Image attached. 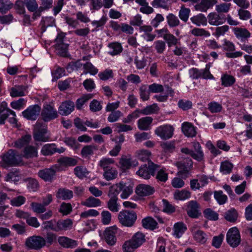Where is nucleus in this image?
Returning <instances> with one entry per match:
<instances>
[{
	"label": "nucleus",
	"instance_id": "39",
	"mask_svg": "<svg viewBox=\"0 0 252 252\" xmlns=\"http://www.w3.org/2000/svg\"><path fill=\"white\" fill-rule=\"evenodd\" d=\"M193 238L194 240L197 242L201 244H205L207 240V236L206 234L202 230H197L193 231L192 230Z\"/></svg>",
	"mask_w": 252,
	"mask_h": 252
},
{
	"label": "nucleus",
	"instance_id": "37",
	"mask_svg": "<svg viewBox=\"0 0 252 252\" xmlns=\"http://www.w3.org/2000/svg\"><path fill=\"white\" fill-rule=\"evenodd\" d=\"M37 157V150L35 147L32 146H27L25 148L22 158L24 157L28 159Z\"/></svg>",
	"mask_w": 252,
	"mask_h": 252
},
{
	"label": "nucleus",
	"instance_id": "36",
	"mask_svg": "<svg viewBox=\"0 0 252 252\" xmlns=\"http://www.w3.org/2000/svg\"><path fill=\"white\" fill-rule=\"evenodd\" d=\"M191 22L197 26H206L207 24V19L203 14H198L190 18Z\"/></svg>",
	"mask_w": 252,
	"mask_h": 252
},
{
	"label": "nucleus",
	"instance_id": "7",
	"mask_svg": "<svg viewBox=\"0 0 252 252\" xmlns=\"http://www.w3.org/2000/svg\"><path fill=\"white\" fill-rule=\"evenodd\" d=\"M65 35L63 33H59L55 39V49L58 54L62 57H66L68 45L64 43Z\"/></svg>",
	"mask_w": 252,
	"mask_h": 252
},
{
	"label": "nucleus",
	"instance_id": "41",
	"mask_svg": "<svg viewBox=\"0 0 252 252\" xmlns=\"http://www.w3.org/2000/svg\"><path fill=\"white\" fill-rule=\"evenodd\" d=\"M150 92L149 89V86L147 85H141L139 88V94L140 99L143 101L149 100Z\"/></svg>",
	"mask_w": 252,
	"mask_h": 252
},
{
	"label": "nucleus",
	"instance_id": "4",
	"mask_svg": "<svg viewBox=\"0 0 252 252\" xmlns=\"http://www.w3.org/2000/svg\"><path fill=\"white\" fill-rule=\"evenodd\" d=\"M158 168L159 165L155 164L152 161H149L148 162V165H141L136 172V174L144 179H149L151 176L155 175L156 171Z\"/></svg>",
	"mask_w": 252,
	"mask_h": 252
},
{
	"label": "nucleus",
	"instance_id": "19",
	"mask_svg": "<svg viewBox=\"0 0 252 252\" xmlns=\"http://www.w3.org/2000/svg\"><path fill=\"white\" fill-rule=\"evenodd\" d=\"M119 164L123 170H126L129 169L131 166H137L138 163L136 160L133 159L130 157L123 156L120 159Z\"/></svg>",
	"mask_w": 252,
	"mask_h": 252
},
{
	"label": "nucleus",
	"instance_id": "31",
	"mask_svg": "<svg viewBox=\"0 0 252 252\" xmlns=\"http://www.w3.org/2000/svg\"><path fill=\"white\" fill-rule=\"evenodd\" d=\"M101 200L93 196H90L84 201L81 202V204L87 207H96L101 205Z\"/></svg>",
	"mask_w": 252,
	"mask_h": 252
},
{
	"label": "nucleus",
	"instance_id": "24",
	"mask_svg": "<svg viewBox=\"0 0 252 252\" xmlns=\"http://www.w3.org/2000/svg\"><path fill=\"white\" fill-rule=\"evenodd\" d=\"M60 245L66 248L72 249L77 246V242L65 236H60L58 239Z\"/></svg>",
	"mask_w": 252,
	"mask_h": 252
},
{
	"label": "nucleus",
	"instance_id": "6",
	"mask_svg": "<svg viewBox=\"0 0 252 252\" xmlns=\"http://www.w3.org/2000/svg\"><path fill=\"white\" fill-rule=\"evenodd\" d=\"M25 244L30 249L38 250L46 246V240L40 236H32L26 239Z\"/></svg>",
	"mask_w": 252,
	"mask_h": 252
},
{
	"label": "nucleus",
	"instance_id": "51",
	"mask_svg": "<svg viewBox=\"0 0 252 252\" xmlns=\"http://www.w3.org/2000/svg\"><path fill=\"white\" fill-rule=\"evenodd\" d=\"M118 171L115 167H112L104 171L103 177L107 181L116 179Z\"/></svg>",
	"mask_w": 252,
	"mask_h": 252
},
{
	"label": "nucleus",
	"instance_id": "18",
	"mask_svg": "<svg viewBox=\"0 0 252 252\" xmlns=\"http://www.w3.org/2000/svg\"><path fill=\"white\" fill-rule=\"evenodd\" d=\"M74 109V102L70 100L63 102L59 108V113L62 116H67Z\"/></svg>",
	"mask_w": 252,
	"mask_h": 252
},
{
	"label": "nucleus",
	"instance_id": "28",
	"mask_svg": "<svg viewBox=\"0 0 252 252\" xmlns=\"http://www.w3.org/2000/svg\"><path fill=\"white\" fill-rule=\"evenodd\" d=\"M153 120L151 117L148 116L139 119L137 121L138 127L143 130L149 129Z\"/></svg>",
	"mask_w": 252,
	"mask_h": 252
},
{
	"label": "nucleus",
	"instance_id": "16",
	"mask_svg": "<svg viewBox=\"0 0 252 252\" xmlns=\"http://www.w3.org/2000/svg\"><path fill=\"white\" fill-rule=\"evenodd\" d=\"M187 213L191 218H197L201 214L199 211V204L194 200L188 202Z\"/></svg>",
	"mask_w": 252,
	"mask_h": 252
},
{
	"label": "nucleus",
	"instance_id": "53",
	"mask_svg": "<svg viewBox=\"0 0 252 252\" xmlns=\"http://www.w3.org/2000/svg\"><path fill=\"white\" fill-rule=\"evenodd\" d=\"M159 108L156 103L148 105L141 110V114L144 115H148L158 112Z\"/></svg>",
	"mask_w": 252,
	"mask_h": 252
},
{
	"label": "nucleus",
	"instance_id": "20",
	"mask_svg": "<svg viewBox=\"0 0 252 252\" xmlns=\"http://www.w3.org/2000/svg\"><path fill=\"white\" fill-rule=\"evenodd\" d=\"M217 2V0H201L200 2H198L194 6V8L197 11L206 12Z\"/></svg>",
	"mask_w": 252,
	"mask_h": 252
},
{
	"label": "nucleus",
	"instance_id": "43",
	"mask_svg": "<svg viewBox=\"0 0 252 252\" xmlns=\"http://www.w3.org/2000/svg\"><path fill=\"white\" fill-rule=\"evenodd\" d=\"M104 236L105 240L107 244L110 246H113L115 244L117 239L115 236V233L112 229H107L105 232Z\"/></svg>",
	"mask_w": 252,
	"mask_h": 252
},
{
	"label": "nucleus",
	"instance_id": "26",
	"mask_svg": "<svg viewBox=\"0 0 252 252\" xmlns=\"http://www.w3.org/2000/svg\"><path fill=\"white\" fill-rule=\"evenodd\" d=\"M187 230L186 225L183 222H178L174 224L173 226V235L176 238L181 237Z\"/></svg>",
	"mask_w": 252,
	"mask_h": 252
},
{
	"label": "nucleus",
	"instance_id": "49",
	"mask_svg": "<svg viewBox=\"0 0 252 252\" xmlns=\"http://www.w3.org/2000/svg\"><path fill=\"white\" fill-rule=\"evenodd\" d=\"M142 225L146 228L153 230L157 227L158 223L151 217H147L142 220Z\"/></svg>",
	"mask_w": 252,
	"mask_h": 252
},
{
	"label": "nucleus",
	"instance_id": "23",
	"mask_svg": "<svg viewBox=\"0 0 252 252\" xmlns=\"http://www.w3.org/2000/svg\"><path fill=\"white\" fill-rule=\"evenodd\" d=\"M56 196L58 199L63 200L71 199L73 196V191L66 188H61L58 189Z\"/></svg>",
	"mask_w": 252,
	"mask_h": 252
},
{
	"label": "nucleus",
	"instance_id": "34",
	"mask_svg": "<svg viewBox=\"0 0 252 252\" xmlns=\"http://www.w3.org/2000/svg\"><path fill=\"white\" fill-rule=\"evenodd\" d=\"M43 228L46 230H51L55 232H59L58 220L53 219L43 222Z\"/></svg>",
	"mask_w": 252,
	"mask_h": 252
},
{
	"label": "nucleus",
	"instance_id": "11",
	"mask_svg": "<svg viewBox=\"0 0 252 252\" xmlns=\"http://www.w3.org/2000/svg\"><path fill=\"white\" fill-rule=\"evenodd\" d=\"M58 166L54 165L49 168L40 170L38 176L45 182H51L55 178Z\"/></svg>",
	"mask_w": 252,
	"mask_h": 252
},
{
	"label": "nucleus",
	"instance_id": "55",
	"mask_svg": "<svg viewBox=\"0 0 252 252\" xmlns=\"http://www.w3.org/2000/svg\"><path fill=\"white\" fill-rule=\"evenodd\" d=\"M74 172L75 175L81 179L86 177L89 173L87 169L83 166H76L74 169Z\"/></svg>",
	"mask_w": 252,
	"mask_h": 252
},
{
	"label": "nucleus",
	"instance_id": "30",
	"mask_svg": "<svg viewBox=\"0 0 252 252\" xmlns=\"http://www.w3.org/2000/svg\"><path fill=\"white\" fill-rule=\"evenodd\" d=\"M110 199L106 202L107 208L112 212L117 213L120 210V205L118 202V197H109Z\"/></svg>",
	"mask_w": 252,
	"mask_h": 252
},
{
	"label": "nucleus",
	"instance_id": "14",
	"mask_svg": "<svg viewBox=\"0 0 252 252\" xmlns=\"http://www.w3.org/2000/svg\"><path fill=\"white\" fill-rule=\"evenodd\" d=\"M223 46V49L228 51L225 53L226 57L229 58H236L240 57L243 55V52L241 51L233 52L235 50L234 44L228 40H225Z\"/></svg>",
	"mask_w": 252,
	"mask_h": 252
},
{
	"label": "nucleus",
	"instance_id": "60",
	"mask_svg": "<svg viewBox=\"0 0 252 252\" xmlns=\"http://www.w3.org/2000/svg\"><path fill=\"white\" fill-rule=\"evenodd\" d=\"M13 5L9 0H0V12L6 13L12 8Z\"/></svg>",
	"mask_w": 252,
	"mask_h": 252
},
{
	"label": "nucleus",
	"instance_id": "3",
	"mask_svg": "<svg viewBox=\"0 0 252 252\" xmlns=\"http://www.w3.org/2000/svg\"><path fill=\"white\" fill-rule=\"evenodd\" d=\"M176 165L179 169L177 175L182 179H186L189 177L193 167V162L190 158H186L177 162Z\"/></svg>",
	"mask_w": 252,
	"mask_h": 252
},
{
	"label": "nucleus",
	"instance_id": "45",
	"mask_svg": "<svg viewBox=\"0 0 252 252\" xmlns=\"http://www.w3.org/2000/svg\"><path fill=\"white\" fill-rule=\"evenodd\" d=\"M194 148L195 152H192L190 154L191 156L194 159L198 161H202L203 159L204 154L201 150V147L199 143H196L194 144Z\"/></svg>",
	"mask_w": 252,
	"mask_h": 252
},
{
	"label": "nucleus",
	"instance_id": "62",
	"mask_svg": "<svg viewBox=\"0 0 252 252\" xmlns=\"http://www.w3.org/2000/svg\"><path fill=\"white\" fill-rule=\"evenodd\" d=\"M98 76L103 81H106L114 77V73L112 69H106L103 71L100 72Z\"/></svg>",
	"mask_w": 252,
	"mask_h": 252
},
{
	"label": "nucleus",
	"instance_id": "58",
	"mask_svg": "<svg viewBox=\"0 0 252 252\" xmlns=\"http://www.w3.org/2000/svg\"><path fill=\"white\" fill-rule=\"evenodd\" d=\"M174 196L176 200H184L190 197V192L189 191L182 189L174 193Z\"/></svg>",
	"mask_w": 252,
	"mask_h": 252
},
{
	"label": "nucleus",
	"instance_id": "47",
	"mask_svg": "<svg viewBox=\"0 0 252 252\" xmlns=\"http://www.w3.org/2000/svg\"><path fill=\"white\" fill-rule=\"evenodd\" d=\"M58 221L59 232L66 231L72 227L73 222L70 219L59 220Z\"/></svg>",
	"mask_w": 252,
	"mask_h": 252
},
{
	"label": "nucleus",
	"instance_id": "13",
	"mask_svg": "<svg viewBox=\"0 0 252 252\" xmlns=\"http://www.w3.org/2000/svg\"><path fill=\"white\" fill-rule=\"evenodd\" d=\"M173 132L174 128L169 125L159 126L155 130V133L163 140L171 138L173 135Z\"/></svg>",
	"mask_w": 252,
	"mask_h": 252
},
{
	"label": "nucleus",
	"instance_id": "25",
	"mask_svg": "<svg viewBox=\"0 0 252 252\" xmlns=\"http://www.w3.org/2000/svg\"><path fill=\"white\" fill-rule=\"evenodd\" d=\"M98 150V146L94 145H88L84 146L81 151V155L83 158H89L94 154L95 151Z\"/></svg>",
	"mask_w": 252,
	"mask_h": 252
},
{
	"label": "nucleus",
	"instance_id": "48",
	"mask_svg": "<svg viewBox=\"0 0 252 252\" xmlns=\"http://www.w3.org/2000/svg\"><path fill=\"white\" fill-rule=\"evenodd\" d=\"M55 24V20L53 17H43L40 22L41 32H44L48 27H52Z\"/></svg>",
	"mask_w": 252,
	"mask_h": 252
},
{
	"label": "nucleus",
	"instance_id": "35",
	"mask_svg": "<svg viewBox=\"0 0 252 252\" xmlns=\"http://www.w3.org/2000/svg\"><path fill=\"white\" fill-rule=\"evenodd\" d=\"M115 160L113 158H103L98 162V166L103 171L111 168L114 165Z\"/></svg>",
	"mask_w": 252,
	"mask_h": 252
},
{
	"label": "nucleus",
	"instance_id": "40",
	"mask_svg": "<svg viewBox=\"0 0 252 252\" xmlns=\"http://www.w3.org/2000/svg\"><path fill=\"white\" fill-rule=\"evenodd\" d=\"M123 182L112 186L109 189L108 195L111 197H118V195L123 189Z\"/></svg>",
	"mask_w": 252,
	"mask_h": 252
},
{
	"label": "nucleus",
	"instance_id": "32",
	"mask_svg": "<svg viewBox=\"0 0 252 252\" xmlns=\"http://www.w3.org/2000/svg\"><path fill=\"white\" fill-rule=\"evenodd\" d=\"M135 2L141 6L139 9L141 13L149 15L154 12L153 8L149 5L146 0H135Z\"/></svg>",
	"mask_w": 252,
	"mask_h": 252
},
{
	"label": "nucleus",
	"instance_id": "50",
	"mask_svg": "<svg viewBox=\"0 0 252 252\" xmlns=\"http://www.w3.org/2000/svg\"><path fill=\"white\" fill-rule=\"evenodd\" d=\"M130 240L137 248L145 241V235L143 233L138 232L132 236Z\"/></svg>",
	"mask_w": 252,
	"mask_h": 252
},
{
	"label": "nucleus",
	"instance_id": "33",
	"mask_svg": "<svg viewBox=\"0 0 252 252\" xmlns=\"http://www.w3.org/2000/svg\"><path fill=\"white\" fill-rule=\"evenodd\" d=\"M57 162L60 165L65 167L73 166L77 163L76 159L67 157H64L59 158Z\"/></svg>",
	"mask_w": 252,
	"mask_h": 252
},
{
	"label": "nucleus",
	"instance_id": "27",
	"mask_svg": "<svg viewBox=\"0 0 252 252\" xmlns=\"http://www.w3.org/2000/svg\"><path fill=\"white\" fill-rule=\"evenodd\" d=\"M26 89L23 85H16L10 89V94L13 97L24 96Z\"/></svg>",
	"mask_w": 252,
	"mask_h": 252
},
{
	"label": "nucleus",
	"instance_id": "38",
	"mask_svg": "<svg viewBox=\"0 0 252 252\" xmlns=\"http://www.w3.org/2000/svg\"><path fill=\"white\" fill-rule=\"evenodd\" d=\"M220 80L221 86L225 87H231L236 82L235 78L233 76L228 74L222 75Z\"/></svg>",
	"mask_w": 252,
	"mask_h": 252
},
{
	"label": "nucleus",
	"instance_id": "15",
	"mask_svg": "<svg viewBox=\"0 0 252 252\" xmlns=\"http://www.w3.org/2000/svg\"><path fill=\"white\" fill-rule=\"evenodd\" d=\"M208 20L211 25L219 26L224 23L226 21V17L223 14L218 12H211L208 15Z\"/></svg>",
	"mask_w": 252,
	"mask_h": 252
},
{
	"label": "nucleus",
	"instance_id": "57",
	"mask_svg": "<svg viewBox=\"0 0 252 252\" xmlns=\"http://www.w3.org/2000/svg\"><path fill=\"white\" fill-rule=\"evenodd\" d=\"M94 95L91 94H88L83 95L81 97L78 98L76 102V107L77 109H81L83 105L89 100L92 98Z\"/></svg>",
	"mask_w": 252,
	"mask_h": 252
},
{
	"label": "nucleus",
	"instance_id": "42",
	"mask_svg": "<svg viewBox=\"0 0 252 252\" xmlns=\"http://www.w3.org/2000/svg\"><path fill=\"white\" fill-rule=\"evenodd\" d=\"M20 180V173L17 169H15L9 172L5 177L4 181L9 182H17Z\"/></svg>",
	"mask_w": 252,
	"mask_h": 252
},
{
	"label": "nucleus",
	"instance_id": "64",
	"mask_svg": "<svg viewBox=\"0 0 252 252\" xmlns=\"http://www.w3.org/2000/svg\"><path fill=\"white\" fill-rule=\"evenodd\" d=\"M32 211L37 214H42L46 211V207L42 203L32 202L30 205Z\"/></svg>",
	"mask_w": 252,
	"mask_h": 252
},
{
	"label": "nucleus",
	"instance_id": "52",
	"mask_svg": "<svg viewBox=\"0 0 252 252\" xmlns=\"http://www.w3.org/2000/svg\"><path fill=\"white\" fill-rule=\"evenodd\" d=\"M233 168V165L228 160L221 162L220 166V171L223 174H230Z\"/></svg>",
	"mask_w": 252,
	"mask_h": 252
},
{
	"label": "nucleus",
	"instance_id": "46",
	"mask_svg": "<svg viewBox=\"0 0 252 252\" xmlns=\"http://www.w3.org/2000/svg\"><path fill=\"white\" fill-rule=\"evenodd\" d=\"M167 23L170 28H174L180 25V21L177 16L173 13H169L166 16Z\"/></svg>",
	"mask_w": 252,
	"mask_h": 252
},
{
	"label": "nucleus",
	"instance_id": "1",
	"mask_svg": "<svg viewBox=\"0 0 252 252\" xmlns=\"http://www.w3.org/2000/svg\"><path fill=\"white\" fill-rule=\"evenodd\" d=\"M1 166L4 168L23 164L22 156L14 150H9L2 158Z\"/></svg>",
	"mask_w": 252,
	"mask_h": 252
},
{
	"label": "nucleus",
	"instance_id": "10",
	"mask_svg": "<svg viewBox=\"0 0 252 252\" xmlns=\"http://www.w3.org/2000/svg\"><path fill=\"white\" fill-rule=\"evenodd\" d=\"M41 112V107L37 104L29 106L22 112V116L29 120L35 121L38 118Z\"/></svg>",
	"mask_w": 252,
	"mask_h": 252
},
{
	"label": "nucleus",
	"instance_id": "44",
	"mask_svg": "<svg viewBox=\"0 0 252 252\" xmlns=\"http://www.w3.org/2000/svg\"><path fill=\"white\" fill-rule=\"evenodd\" d=\"M108 47L110 51L108 53L110 55L115 56L120 54L123 50V47L121 44L118 42H113L109 44Z\"/></svg>",
	"mask_w": 252,
	"mask_h": 252
},
{
	"label": "nucleus",
	"instance_id": "29",
	"mask_svg": "<svg viewBox=\"0 0 252 252\" xmlns=\"http://www.w3.org/2000/svg\"><path fill=\"white\" fill-rule=\"evenodd\" d=\"M32 139V137L30 134H26L19 138L13 143V147L21 149L24 146H27Z\"/></svg>",
	"mask_w": 252,
	"mask_h": 252
},
{
	"label": "nucleus",
	"instance_id": "61",
	"mask_svg": "<svg viewBox=\"0 0 252 252\" xmlns=\"http://www.w3.org/2000/svg\"><path fill=\"white\" fill-rule=\"evenodd\" d=\"M190 12V10L189 8L182 6L179 12V17L182 21L186 23L188 21Z\"/></svg>",
	"mask_w": 252,
	"mask_h": 252
},
{
	"label": "nucleus",
	"instance_id": "2",
	"mask_svg": "<svg viewBox=\"0 0 252 252\" xmlns=\"http://www.w3.org/2000/svg\"><path fill=\"white\" fill-rule=\"evenodd\" d=\"M119 222L124 226H132L137 219V215L133 211L123 210L118 214Z\"/></svg>",
	"mask_w": 252,
	"mask_h": 252
},
{
	"label": "nucleus",
	"instance_id": "5",
	"mask_svg": "<svg viewBox=\"0 0 252 252\" xmlns=\"http://www.w3.org/2000/svg\"><path fill=\"white\" fill-rule=\"evenodd\" d=\"M47 133V126L45 124L37 122L33 131V138L34 140L40 142L48 141L50 137Z\"/></svg>",
	"mask_w": 252,
	"mask_h": 252
},
{
	"label": "nucleus",
	"instance_id": "12",
	"mask_svg": "<svg viewBox=\"0 0 252 252\" xmlns=\"http://www.w3.org/2000/svg\"><path fill=\"white\" fill-rule=\"evenodd\" d=\"M65 148L63 147L57 148L55 143H50L44 145L41 150V153L45 156H49L56 153L62 154L65 152Z\"/></svg>",
	"mask_w": 252,
	"mask_h": 252
},
{
	"label": "nucleus",
	"instance_id": "17",
	"mask_svg": "<svg viewBox=\"0 0 252 252\" xmlns=\"http://www.w3.org/2000/svg\"><path fill=\"white\" fill-rule=\"evenodd\" d=\"M232 31L236 38L242 42L248 40L251 36V32L246 28L236 27L233 28Z\"/></svg>",
	"mask_w": 252,
	"mask_h": 252
},
{
	"label": "nucleus",
	"instance_id": "9",
	"mask_svg": "<svg viewBox=\"0 0 252 252\" xmlns=\"http://www.w3.org/2000/svg\"><path fill=\"white\" fill-rule=\"evenodd\" d=\"M227 243L232 247H237L241 242L240 234L236 227L230 228L226 235Z\"/></svg>",
	"mask_w": 252,
	"mask_h": 252
},
{
	"label": "nucleus",
	"instance_id": "8",
	"mask_svg": "<svg viewBox=\"0 0 252 252\" xmlns=\"http://www.w3.org/2000/svg\"><path fill=\"white\" fill-rule=\"evenodd\" d=\"M41 116L44 122H49L57 118L58 117V114L53 106L46 104L43 106Z\"/></svg>",
	"mask_w": 252,
	"mask_h": 252
},
{
	"label": "nucleus",
	"instance_id": "54",
	"mask_svg": "<svg viewBox=\"0 0 252 252\" xmlns=\"http://www.w3.org/2000/svg\"><path fill=\"white\" fill-rule=\"evenodd\" d=\"M9 114L16 116L15 112L9 109H0V125H3L5 123V120L8 118Z\"/></svg>",
	"mask_w": 252,
	"mask_h": 252
},
{
	"label": "nucleus",
	"instance_id": "21",
	"mask_svg": "<svg viewBox=\"0 0 252 252\" xmlns=\"http://www.w3.org/2000/svg\"><path fill=\"white\" fill-rule=\"evenodd\" d=\"M136 193L140 196H145L152 194L154 191V188L150 185L140 184L136 188Z\"/></svg>",
	"mask_w": 252,
	"mask_h": 252
},
{
	"label": "nucleus",
	"instance_id": "59",
	"mask_svg": "<svg viewBox=\"0 0 252 252\" xmlns=\"http://www.w3.org/2000/svg\"><path fill=\"white\" fill-rule=\"evenodd\" d=\"M156 179L158 183H165L168 179V174L165 169L162 168L158 171Z\"/></svg>",
	"mask_w": 252,
	"mask_h": 252
},
{
	"label": "nucleus",
	"instance_id": "56",
	"mask_svg": "<svg viewBox=\"0 0 252 252\" xmlns=\"http://www.w3.org/2000/svg\"><path fill=\"white\" fill-rule=\"evenodd\" d=\"M214 195V198L220 205L224 204L227 201V196L223 194L222 190L215 191Z\"/></svg>",
	"mask_w": 252,
	"mask_h": 252
},
{
	"label": "nucleus",
	"instance_id": "22",
	"mask_svg": "<svg viewBox=\"0 0 252 252\" xmlns=\"http://www.w3.org/2000/svg\"><path fill=\"white\" fill-rule=\"evenodd\" d=\"M182 130L185 136L193 137L196 135V127L189 122H186L182 124Z\"/></svg>",
	"mask_w": 252,
	"mask_h": 252
},
{
	"label": "nucleus",
	"instance_id": "63",
	"mask_svg": "<svg viewBox=\"0 0 252 252\" xmlns=\"http://www.w3.org/2000/svg\"><path fill=\"white\" fill-rule=\"evenodd\" d=\"M231 5L230 3H221L216 5V10L220 14L226 13L230 10Z\"/></svg>",
	"mask_w": 252,
	"mask_h": 252
}]
</instances>
